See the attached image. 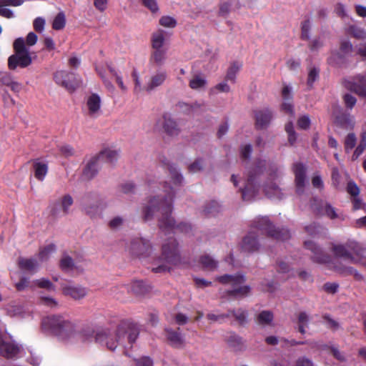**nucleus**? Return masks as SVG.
<instances>
[{
	"mask_svg": "<svg viewBox=\"0 0 366 366\" xmlns=\"http://www.w3.org/2000/svg\"><path fill=\"white\" fill-rule=\"evenodd\" d=\"M45 25V20L41 17H37L34 19L33 22V26L36 31L41 33L44 29Z\"/></svg>",
	"mask_w": 366,
	"mask_h": 366,
	"instance_id": "nucleus-55",
	"label": "nucleus"
},
{
	"mask_svg": "<svg viewBox=\"0 0 366 366\" xmlns=\"http://www.w3.org/2000/svg\"><path fill=\"white\" fill-rule=\"evenodd\" d=\"M212 91L217 92L228 93L230 92V86L226 81H223L217 84L213 89Z\"/></svg>",
	"mask_w": 366,
	"mask_h": 366,
	"instance_id": "nucleus-56",
	"label": "nucleus"
},
{
	"mask_svg": "<svg viewBox=\"0 0 366 366\" xmlns=\"http://www.w3.org/2000/svg\"><path fill=\"white\" fill-rule=\"evenodd\" d=\"M157 199H153L151 200L149 205L146 208L144 211V219H148L151 214V212H153L155 208L157 207Z\"/></svg>",
	"mask_w": 366,
	"mask_h": 366,
	"instance_id": "nucleus-57",
	"label": "nucleus"
},
{
	"mask_svg": "<svg viewBox=\"0 0 366 366\" xmlns=\"http://www.w3.org/2000/svg\"><path fill=\"white\" fill-rule=\"evenodd\" d=\"M227 315L230 316H233L235 319L240 323L244 324L247 320V315L244 311L242 310H238L237 311H231Z\"/></svg>",
	"mask_w": 366,
	"mask_h": 366,
	"instance_id": "nucleus-47",
	"label": "nucleus"
},
{
	"mask_svg": "<svg viewBox=\"0 0 366 366\" xmlns=\"http://www.w3.org/2000/svg\"><path fill=\"white\" fill-rule=\"evenodd\" d=\"M356 144V137L353 134H349L345 139V150L348 152L352 149Z\"/></svg>",
	"mask_w": 366,
	"mask_h": 366,
	"instance_id": "nucleus-51",
	"label": "nucleus"
},
{
	"mask_svg": "<svg viewBox=\"0 0 366 366\" xmlns=\"http://www.w3.org/2000/svg\"><path fill=\"white\" fill-rule=\"evenodd\" d=\"M18 266L20 269L29 272H35L39 267V263L36 259L19 257L18 259Z\"/></svg>",
	"mask_w": 366,
	"mask_h": 366,
	"instance_id": "nucleus-18",
	"label": "nucleus"
},
{
	"mask_svg": "<svg viewBox=\"0 0 366 366\" xmlns=\"http://www.w3.org/2000/svg\"><path fill=\"white\" fill-rule=\"evenodd\" d=\"M56 250V245L53 243L49 244L41 248L39 252V258L41 261H46L49 259L51 254Z\"/></svg>",
	"mask_w": 366,
	"mask_h": 366,
	"instance_id": "nucleus-32",
	"label": "nucleus"
},
{
	"mask_svg": "<svg viewBox=\"0 0 366 366\" xmlns=\"http://www.w3.org/2000/svg\"><path fill=\"white\" fill-rule=\"evenodd\" d=\"M131 290L134 293L141 295L146 291V287L142 281L136 280L132 283Z\"/></svg>",
	"mask_w": 366,
	"mask_h": 366,
	"instance_id": "nucleus-45",
	"label": "nucleus"
},
{
	"mask_svg": "<svg viewBox=\"0 0 366 366\" xmlns=\"http://www.w3.org/2000/svg\"><path fill=\"white\" fill-rule=\"evenodd\" d=\"M63 293L65 295L70 296L74 300H79L86 295V292L85 289L81 287L67 286L63 287Z\"/></svg>",
	"mask_w": 366,
	"mask_h": 366,
	"instance_id": "nucleus-21",
	"label": "nucleus"
},
{
	"mask_svg": "<svg viewBox=\"0 0 366 366\" xmlns=\"http://www.w3.org/2000/svg\"><path fill=\"white\" fill-rule=\"evenodd\" d=\"M301 29L302 38L305 40H308L311 30V22L309 19H306L302 23Z\"/></svg>",
	"mask_w": 366,
	"mask_h": 366,
	"instance_id": "nucleus-46",
	"label": "nucleus"
},
{
	"mask_svg": "<svg viewBox=\"0 0 366 366\" xmlns=\"http://www.w3.org/2000/svg\"><path fill=\"white\" fill-rule=\"evenodd\" d=\"M139 330L137 328L131 327L126 329L124 327H119L117 330V341H127L132 343L137 340Z\"/></svg>",
	"mask_w": 366,
	"mask_h": 366,
	"instance_id": "nucleus-9",
	"label": "nucleus"
},
{
	"mask_svg": "<svg viewBox=\"0 0 366 366\" xmlns=\"http://www.w3.org/2000/svg\"><path fill=\"white\" fill-rule=\"evenodd\" d=\"M355 52L361 57L366 59V42L360 43L355 46Z\"/></svg>",
	"mask_w": 366,
	"mask_h": 366,
	"instance_id": "nucleus-61",
	"label": "nucleus"
},
{
	"mask_svg": "<svg viewBox=\"0 0 366 366\" xmlns=\"http://www.w3.org/2000/svg\"><path fill=\"white\" fill-rule=\"evenodd\" d=\"M35 284L38 287L46 289L48 291H54L55 290V287L52 282L46 278L36 280Z\"/></svg>",
	"mask_w": 366,
	"mask_h": 366,
	"instance_id": "nucleus-41",
	"label": "nucleus"
},
{
	"mask_svg": "<svg viewBox=\"0 0 366 366\" xmlns=\"http://www.w3.org/2000/svg\"><path fill=\"white\" fill-rule=\"evenodd\" d=\"M79 204L81 209L83 212H84L86 214H90L92 212V207H91V196L89 193L84 194V195L79 197Z\"/></svg>",
	"mask_w": 366,
	"mask_h": 366,
	"instance_id": "nucleus-31",
	"label": "nucleus"
},
{
	"mask_svg": "<svg viewBox=\"0 0 366 366\" xmlns=\"http://www.w3.org/2000/svg\"><path fill=\"white\" fill-rule=\"evenodd\" d=\"M305 246L307 249L313 252L312 259L314 262L319 264H327L330 261V257L322 253V250L319 249L315 244L312 241H306Z\"/></svg>",
	"mask_w": 366,
	"mask_h": 366,
	"instance_id": "nucleus-12",
	"label": "nucleus"
},
{
	"mask_svg": "<svg viewBox=\"0 0 366 366\" xmlns=\"http://www.w3.org/2000/svg\"><path fill=\"white\" fill-rule=\"evenodd\" d=\"M102 114L101 99L99 96L93 94V118L98 117Z\"/></svg>",
	"mask_w": 366,
	"mask_h": 366,
	"instance_id": "nucleus-40",
	"label": "nucleus"
},
{
	"mask_svg": "<svg viewBox=\"0 0 366 366\" xmlns=\"http://www.w3.org/2000/svg\"><path fill=\"white\" fill-rule=\"evenodd\" d=\"M285 131L288 134V141L291 144H293L295 142L297 137L294 130L293 124L291 122L286 124Z\"/></svg>",
	"mask_w": 366,
	"mask_h": 366,
	"instance_id": "nucleus-48",
	"label": "nucleus"
},
{
	"mask_svg": "<svg viewBox=\"0 0 366 366\" xmlns=\"http://www.w3.org/2000/svg\"><path fill=\"white\" fill-rule=\"evenodd\" d=\"M74 263L73 259L68 256L64 255L60 259L59 267L63 271H67L74 268Z\"/></svg>",
	"mask_w": 366,
	"mask_h": 366,
	"instance_id": "nucleus-36",
	"label": "nucleus"
},
{
	"mask_svg": "<svg viewBox=\"0 0 366 366\" xmlns=\"http://www.w3.org/2000/svg\"><path fill=\"white\" fill-rule=\"evenodd\" d=\"M366 147V137L365 135H362V140L360 142L359 145L356 148L352 155V159L355 160L359 157V156L362 153L364 149Z\"/></svg>",
	"mask_w": 366,
	"mask_h": 366,
	"instance_id": "nucleus-49",
	"label": "nucleus"
},
{
	"mask_svg": "<svg viewBox=\"0 0 366 366\" xmlns=\"http://www.w3.org/2000/svg\"><path fill=\"white\" fill-rule=\"evenodd\" d=\"M162 258L169 264H174L179 261V258L176 240L170 239L167 243L163 244Z\"/></svg>",
	"mask_w": 366,
	"mask_h": 366,
	"instance_id": "nucleus-6",
	"label": "nucleus"
},
{
	"mask_svg": "<svg viewBox=\"0 0 366 366\" xmlns=\"http://www.w3.org/2000/svg\"><path fill=\"white\" fill-rule=\"evenodd\" d=\"M310 119L307 115L300 117L297 120V126L302 129H307L310 126Z\"/></svg>",
	"mask_w": 366,
	"mask_h": 366,
	"instance_id": "nucleus-52",
	"label": "nucleus"
},
{
	"mask_svg": "<svg viewBox=\"0 0 366 366\" xmlns=\"http://www.w3.org/2000/svg\"><path fill=\"white\" fill-rule=\"evenodd\" d=\"M216 280L222 285H230L232 287V293L234 295L245 296L250 292V287L249 286H240L245 280L244 277L242 274H224L217 277Z\"/></svg>",
	"mask_w": 366,
	"mask_h": 366,
	"instance_id": "nucleus-3",
	"label": "nucleus"
},
{
	"mask_svg": "<svg viewBox=\"0 0 366 366\" xmlns=\"http://www.w3.org/2000/svg\"><path fill=\"white\" fill-rule=\"evenodd\" d=\"M323 319L324 323L327 328L332 330H337L340 328V323L338 321L331 318L330 316L325 315L323 316Z\"/></svg>",
	"mask_w": 366,
	"mask_h": 366,
	"instance_id": "nucleus-44",
	"label": "nucleus"
},
{
	"mask_svg": "<svg viewBox=\"0 0 366 366\" xmlns=\"http://www.w3.org/2000/svg\"><path fill=\"white\" fill-rule=\"evenodd\" d=\"M13 79V76L7 71L0 72V87L3 86H8Z\"/></svg>",
	"mask_w": 366,
	"mask_h": 366,
	"instance_id": "nucleus-50",
	"label": "nucleus"
},
{
	"mask_svg": "<svg viewBox=\"0 0 366 366\" xmlns=\"http://www.w3.org/2000/svg\"><path fill=\"white\" fill-rule=\"evenodd\" d=\"M142 5L149 9L152 14H157L159 11V6L157 0H140Z\"/></svg>",
	"mask_w": 366,
	"mask_h": 366,
	"instance_id": "nucleus-38",
	"label": "nucleus"
},
{
	"mask_svg": "<svg viewBox=\"0 0 366 366\" xmlns=\"http://www.w3.org/2000/svg\"><path fill=\"white\" fill-rule=\"evenodd\" d=\"M119 156V151L110 148L102 150L96 157V161L103 160L109 163L115 162Z\"/></svg>",
	"mask_w": 366,
	"mask_h": 366,
	"instance_id": "nucleus-17",
	"label": "nucleus"
},
{
	"mask_svg": "<svg viewBox=\"0 0 366 366\" xmlns=\"http://www.w3.org/2000/svg\"><path fill=\"white\" fill-rule=\"evenodd\" d=\"M345 86L359 96L366 97V74L359 75L351 80L346 81Z\"/></svg>",
	"mask_w": 366,
	"mask_h": 366,
	"instance_id": "nucleus-7",
	"label": "nucleus"
},
{
	"mask_svg": "<svg viewBox=\"0 0 366 366\" xmlns=\"http://www.w3.org/2000/svg\"><path fill=\"white\" fill-rule=\"evenodd\" d=\"M132 76L134 82V92L135 94H139L142 91H145L144 86H142L141 80L138 72L137 71H133Z\"/></svg>",
	"mask_w": 366,
	"mask_h": 366,
	"instance_id": "nucleus-42",
	"label": "nucleus"
},
{
	"mask_svg": "<svg viewBox=\"0 0 366 366\" xmlns=\"http://www.w3.org/2000/svg\"><path fill=\"white\" fill-rule=\"evenodd\" d=\"M229 315H224V314H220V315H216L214 313H209L207 315V318L208 320H209L211 322H221L222 320H224L225 318L229 317Z\"/></svg>",
	"mask_w": 366,
	"mask_h": 366,
	"instance_id": "nucleus-53",
	"label": "nucleus"
},
{
	"mask_svg": "<svg viewBox=\"0 0 366 366\" xmlns=\"http://www.w3.org/2000/svg\"><path fill=\"white\" fill-rule=\"evenodd\" d=\"M309 316L305 312H300L298 315V325L299 331L304 334L305 332V327L308 326Z\"/></svg>",
	"mask_w": 366,
	"mask_h": 366,
	"instance_id": "nucleus-37",
	"label": "nucleus"
},
{
	"mask_svg": "<svg viewBox=\"0 0 366 366\" xmlns=\"http://www.w3.org/2000/svg\"><path fill=\"white\" fill-rule=\"evenodd\" d=\"M167 49H152L149 61L151 64L157 66H162L167 58Z\"/></svg>",
	"mask_w": 366,
	"mask_h": 366,
	"instance_id": "nucleus-22",
	"label": "nucleus"
},
{
	"mask_svg": "<svg viewBox=\"0 0 366 366\" xmlns=\"http://www.w3.org/2000/svg\"><path fill=\"white\" fill-rule=\"evenodd\" d=\"M332 250L335 254L340 257H343L345 260L349 262H356L357 256H359V249L352 247V252L349 251L345 247L342 245H334Z\"/></svg>",
	"mask_w": 366,
	"mask_h": 366,
	"instance_id": "nucleus-11",
	"label": "nucleus"
},
{
	"mask_svg": "<svg viewBox=\"0 0 366 366\" xmlns=\"http://www.w3.org/2000/svg\"><path fill=\"white\" fill-rule=\"evenodd\" d=\"M19 352L18 345H0V355L10 359L16 357Z\"/></svg>",
	"mask_w": 366,
	"mask_h": 366,
	"instance_id": "nucleus-23",
	"label": "nucleus"
},
{
	"mask_svg": "<svg viewBox=\"0 0 366 366\" xmlns=\"http://www.w3.org/2000/svg\"><path fill=\"white\" fill-rule=\"evenodd\" d=\"M272 119V114L268 110L259 111L256 113V125L259 128L267 126Z\"/></svg>",
	"mask_w": 366,
	"mask_h": 366,
	"instance_id": "nucleus-24",
	"label": "nucleus"
},
{
	"mask_svg": "<svg viewBox=\"0 0 366 366\" xmlns=\"http://www.w3.org/2000/svg\"><path fill=\"white\" fill-rule=\"evenodd\" d=\"M241 67H242V64L238 63V62L233 63L229 66V69L227 71V75H226V79L227 80H229V81H232V82H234L235 78H236V75L239 72V71L240 70Z\"/></svg>",
	"mask_w": 366,
	"mask_h": 366,
	"instance_id": "nucleus-33",
	"label": "nucleus"
},
{
	"mask_svg": "<svg viewBox=\"0 0 366 366\" xmlns=\"http://www.w3.org/2000/svg\"><path fill=\"white\" fill-rule=\"evenodd\" d=\"M257 193V188L254 184L253 179H249L244 189L242 190V199L244 200L252 199Z\"/></svg>",
	"mask_w": 366,
	"mask_h": 366,
	"instance_id": "nucleus-25",
	"label": "nucleus"
},
{
	"mask_svg": "<svg viewBox=\"0 0 366 366\" xmlns=\"http://www.w3.org/2000/svg\"><path fill=\"white\" fill-rule=\"evenodd\" d=\"M32 168L34 177L38 181H44L49 171L48 164L36 159L32 161Z\"/></svg>",
	"mask_w": 366,
	"mask_h": 366,
	"instance_id": "nucleus-13",
	"label": "nucleus"
},
{
	"mask_svg": "<svg viewBox=\"0 0 366 366\" xmlns=\"http://www.w3.org/2000/svg\"><path fill=\"white\" fill-rule=\"evenodd\" d=\"M29 285V280L26 277H21L19 282L15 285L16 289L18 291H23Z\"/></svg>",
	"mask_w": 366,
	"mask_h": 366,
	"instance_id": "nucleus-59",
	"label": "nucleus"
},
{
	"mask_svg": "<svg viewBox=\"0 0 366 366\" xmlns=\"http://www.w3.org/2000/svg\"><path fill=\"white\" fill-rule=\"evenodd\" d=\"M282 97L283 101H289L292 99V89L287 85H285L282 90Z\"/></svg>",
	"mask_w": 366,
	"mask_h": 366,
	"instance_id": "nucleus-62",
	"label": "nucleus"
},
{
	"mask_svg": "<svg viewBox=\"0 0 366 366\" xmlns=\"http://www.w3.org/2000/svg\"><path fill=\"white\" fill-rule=\"evenodd\" d=\"M14 54L8 58V69L14 71L17 67L26 68L32 64L29 49L26 46L24 39L17 38L13 43Z\"/></svg>",
	"mask_w": 366,
	"mask_h": 366,
	"instance_id": "nucleus-2",
	"label": "nucleus"
},
{
	"mask_svg": "<svg viewBox=\"0 0 366 366\" xmlns=\"http://www.w3.org/2000/svg\"><path fill=\"white\" fill-rule=\"evenodd\" d=\"M347 33L356 38V39H365L366 38V31L356 25H350L347 28Z\"/></svg>",
	"mask_w": 366,
	"mask_h": 366,
	"instance_id": "nucleus-30",
	"label": "nucleus"
},
{
	"mask_svg": "<svg viewBox=\"0 0 366 366\" xmlns=\"http://www.w3.org/2000/svg\"><path fill=\"white\" fill-rule=\"evenodd\" d=\"M189 86L192 90H204L207 86V78L204 74H195L191 76L189 81Z\"/></svg>",
	"mask_w": 366,
	"mask_h": 366,
	"instance_id": "nucleus-15",
	"label": "nucleus"
},
{
	"mask_svg": "<svg viewBox=\"0 0 366 366\" xmlns=\"http://www.w3.org/2000/svg\"><path fill=\"white\" fill-rule=\"evenodd\" d=\"M137 366H153V362L150 358L147 357H142L136 360Z\"/></svg>",
	"mask_w": 366,
	"mask_h": 366,
	"instance_id": "nucleus-64",
	"label": "nucleus"
},
{
	"mask_svg": "<svg viewBox=\"0 0 366 366\" xmlns=\"http://www.w3.org/2000/svg\"><path fill=\"white\" fill-rule=\"evenodd\" d=\"M241 338L234 332H227L225 335V341L229 343H234L236 342H239Z\"/></svg>",
	"mask_w": 366,
	"mask_h": 366,
	"instance_id": "nucleus-63",
	"label": "nucleus"
},
{
	"mask_svg": "<svg viewBox=\"0 0 366 366\" xmlns=\"http://www.w3.org/2000/svg\"><path fill=\"white\" fill-rule=\"evenodd\" d=\"M159 24L164 28L174 29L177 25V21L172 16L164 15L159 18Z\"/></svg>",
	"mask_w": 366,
	"mask_h": 366,
	"instance_id": "nucleus-28",
	"label": "nucleus"
},
{
	"mask_svg": "<svg viewBox=\"0 0 366 366\" xmlns=\"http://www.w3.org/2000/svg\"><path fill=\"white\" fill-rule=\"evenodd\" d=\"M42 330L50 335L66 339L76 335L75 325L61 315H49L41 320Z\"/></svg>",
	"mask_w": 366,
	"mask_h": 366,
	"instance_id": "nucleus-1",
	"label": "nucleus"
},
{
	"mask_svg": "<svg viewBox=\"0 0 366 366\" xmlns=\"http://www.w3.org/2000/svg\"><path fill=\"white\" fill-rule=\"evenodd\" d=\"M54 80L58 85L69 92H74L81 84L75 73L65 70L56 71L54 74Z\"/></svg>",
	"mask_w": 366,
	"mask_h": 366,
	"instance_id": "nucleus-4",
	"label": "nucleus"
},
{
	"mask_svg": "<svg viewBox=\"0 0 366 366\" xmlns=\"http://www.w3.org/2000/svg\"><path fill=\"white\" fill-rule=\"evenodd\" d=\"M167 74L164 70H159L154 74H153L149 80L146 83L144 89L147 92H151L155 88L161 86L165 81Z\"/></svg>",
	"mask_w": 366,
	"mask_h": 366,
	"instance_id": "nucleus-10",
	"label": "nucleus"
},
{
	"mask_svg": "<svg viewBox=\"0 0 366 366\" xmlns=\"http://www.w3.org/2000/svg\"><path fill=\"white\" fill-rule=\"evenodd\" d=\"M242 247L246 252H254L258 249V244L254 236L248 235L244 238Z\"/></svg>",
	"mask_w": 366,
	"mask_h": 366,
	"instance_id": "nucleus-26",
	"label": "nucleus"
},
{
	"mask_svg": "<svg viewBox=\"0 0 366 366\" xmlns=\"http://www.w3.org/2000/svg\"><path fill=\"white\" fill-rule=\"evenodd\" d=\"M162 124L164 132L169 135L172 136L178 134L179 129L177 124L170 114H165L163 115Z\"/></svg>",
	"mask_w": 366,
	"mask_h": 366,
	"instance_id": "nucleus-16",
	"label": "nucleus"
},
{
	"mask_svg": "<svg viewBox=\"0 0 366 366\" xmlns=\"http://www.w3.org/2000/svg\"><path fill=\"white\" fill-rule=\"evenodd\" d=\"M295 183L297 192H300L305 184V169L302 164H295L294 166Z\"/></svg>",
	"mask_w": 366,
	"mask_h": 366,
	"instance_id": "nucleus-20",
	"label": "nucleus"
},
{
	"mask_svg": "<svg viewBox=\"0 0 366 366\" xmlns=\"http://www.w3.org/2000/svg\"><path fill=\"white\" fill-rule=\"evenodd\" d=\"M167 43L166 32L159 29L152 33L151 36V46L152 49H167L164 47Z\"/></svg>",
	"mask_w": 366,
	"mask_h": 366,
	"instance_id": "nucleus-14",
	"label": "nucleus"
},
{
	"mask_svg": "<svg viewBox=\"0 0 366 366\" xmlns=\"http://www.w3.org/2000/svg\"><path fill=\"white\" fill-rule=\"evenodd\" d=\"M273 320V314L269 311L261 312L257 318V323L259 325H269Z\"/></svg>",
	"mask_w": 366,
	"mask_h": 366,
	"instance_id": "nucleus-34",
	"label": "nucleus"
},
{
	"mask_svg": "<svg viewBox=\"0 0 366 366\" xmlns=\"http://www.w3.org/2000/svg\"><path fill=\"white\" fill-rule=\"evenodd\" d=\"M59 152L64 157H69L74 154V149L69 145H62L59 147Z\"/></svg>",
	"mask_w": 366,
	"mask_h": 366,
	"instance_id": "nucleus-54",
	"label": "nucleus"
},
{
	"mask_svg": "<svg viewBox=\"0 0 366 366\" xmlns=\"http://www.w3.org/2000/svg\"><path fill=\"white\" fill-rule=\"evenodd\" d=\"M165 332L168 340L171 342H179L182 340L180 335L176 332L166 330Z\"/></svg>",
	"mask_w": 366,
	"mask_h": 366,
	"instance_id": "nucleus-60",
	"label": "nucleus"
},
{
	"mask_svg": "<svg viewBox=\"0 0 366 366\" xmlns=\"http://www.w3.org/2000/svg\"><path fill=\"white\" fill-rule=\"evenodd\" d=\"M332 116L334 117V123L338 127L345 129H350L353 127L355 121L354 118L350 114H340V108L334 107Z\"/></svg>",
	"mask_w": 366,
	"mask_h": 366,
	"instance_id": "nucleus-8",
	"label": "nucleus"
},
{
	"mask_svg": "<svg viewBox=\"0 0 366 366\" xmlns=\"http://www.w3.org/2000/svg\"><path fill=\"white\" fill-rule=\"evenodd\" d=\"M108 69L112 76L114 78L116 83L120 88V89L125 92L127 91V86L123 81L122 76L118 69H117L111 63L105 62L104 64H98L97 66L96 70L97 73L102 76V79H104V73L105 69Z\"/></svg>",
	"mask_w": 366,
	"mask_h": 366,
	"instance_id": "nucleus-5",
	"label": "nucleus"
},
{
	"mask_svg": "<svg viewBox=\"0 0 366 366\" xmlns=\"http://www.w3.org/2000/svg\"><path fill=\"white\" fill-rule=\"evenodd\" d=\"M199 262L204 269L209 271H213L217 267V262L209 255L202 256Z\"/></svg>",
	"mask_w": 366,
	"mask_h": 366,
	"instance_id": "nucleus-29",
	"label": "nucleus"
},
{
	"mask_svg": "<svg viewBox=\"0 0 366 366\" xmlns=\"http://www.w3.org/2000/svg\"><path fill=\"white\" fill-rule=\"evenodd\" d=\"M66 24L65 15L63 12H59L54 18L52 23V28L54 30H61L64 28Z\"/></svg>",
	"mask_w": 366,
	"mask_h": 366,
	"instance_id": "nucleus-35",
	"label": "nucleus"
},
{
	"mask_svg": "<svg viewBox=\"0 0 366 366\" xmlns=\"http://www.w3.org/2000/svg\"><path fill=\"white\" fill-rule=\"evenodd\" d=\"M74 201L70 194H65L61 199V207L64 214L69 213V209L72 205Z\"/></svg>",
	"mask_w": 366,
	"mask_h": 366,
	"instance_id": "nucleus-39",
	"label": "nucleus"
},
{
	"mask_svg": "<svg viewBox=\"0 0 366 366\" xmlns=\"http://www.w3.org/2000/svg\"><path fill=\"white\" fill-rule=\"evenodd\" d=\"M37 39V35L34 32H29L26 37V40H24L26 46H34L36 43Z\"/></svg>",
	"mask_w": 366,
	"mask_h": 366,
	"instance_id": "nucleus-58",
	"label": "nucleus"
},
{
	"mask_svg": "<svg viewBox=\"0 0 366 366\" xmlns=\"http://www.w3.org/2000/svg\"><path fill=\"white\" fill-rule=\"evenodd\" d=\"M265 193L269 198H280L282 197L280 189L273 184L266 187Z\"/></svg>",
	"mask_w": 366,
	"mask_h": 366,
	"instance_id": "nucleus-43",
	"label": "nucleus"
},
{
	"mask_svg": "<svg viewBox=\"0 0 366 366\" xmlns=\"http://www.w3.org/2000/svg\"><path fill=\"white\" fill-rule=\"evenodd\" d=\"M262 221L263 224L260 225L262 229L265 230L270 236L274 237L277 239H285L287 237H282L280 235L281 232L273 229V226L269 223L267 218H262Z\"/></svg>",
	"mask_w": 366,
	"mask_h": 366,
	"instance_id": "nucleus-27",
	"label": "nucleus"
},
{
	"mask_svg": "<svg viewBox=\"0 0 366 366\" xmlns=\"http://www.w3.org/2000/svg\"><path fill=\"white\" fill-rule=\"evenodd\" d=\"M158 209L162 212H164V217L160 220L159 225L162 229H166L167 228H172L174 227V220L169 216L168 213L171 212V205L168 204L167 206L161 204L158 207Z\"/></svg>",
	"mask_w": 366,
	"mask_h": 366,
	"instance_id": "nucleus-19",
	"label": "nucleus"
}]
</instances>
